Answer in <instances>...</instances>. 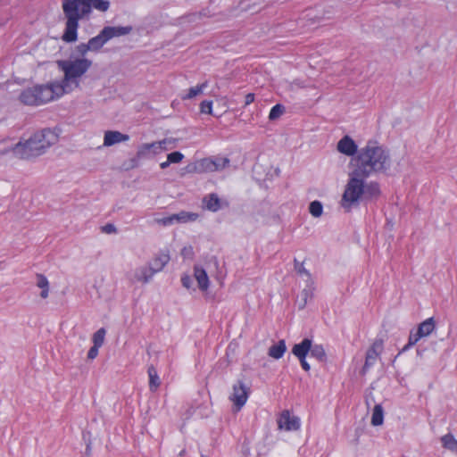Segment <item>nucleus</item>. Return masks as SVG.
I'll return each mask as SVG.
<instances>
[{"instance_id": "nucleus-1", "label": "nucleus", "mask_w": 457, "mask_h": 457, "mask_svg": "<svg viewBox=\"0 0 457 457\" xmlns=\"http://www.w3.org/2000/svg\"><path fill=\"white\" fill-rule=\"evenodd\" d=\"M110 7L107 0H62V11L66 18L62 39L71 43L78 39L79 21L87 17L92 9L106 12Z\"/></svg>"}, {"instance_id": "nucleus-2", "label": "nucleus", "mask_w": 457, "mask_h": 457, "mask_svg": "<svg viewBox=\"0 0 457 457\" xmlns=\"http://www.w3.org/2000/svg\"><path fill=\"white\" fill-rule=\"evenodd\" d=\"M359 174L367 178L372 173H386L391 167L389 151L377 142L369 141L352 160Z\"/></svg>"}, {"instance_id": "nucleus-3", "label": "nucleus", "mask_w": 457, "mask_h": 457, "mask_svg": "<svg viewBox=\"0 0 457 457\" xmlns=\"http://www.w3.org/2000/svg\"><path fill=\"white\" fill-rule=\"evenodd\" d=\"M59 133L49 128L35 132L24 142H18L12 148L13 154L22 160H30L44 154L56 144Z\"/></svg>"}, {"instance_id": "nucleus-4", "label": "nucleus", "mask_w": 457, "mask_h": 457, "mask_svg": "<svg viewBox=\"0 0 457 457\" xmlns=\"http://www.w3.org/2000/svg\"><path fill=\"white\" fill-rule=\"evenodd\" d=\"M56 62L58 68L64 73L62 82L55 83L61 95L68 91L71 83L78 87L79 83L77 79L83 76L92 66V61L87 58H77L73 61L59 60Z\"/></svg>"}, {"instance_id": "nucleus-5", "label": "nucleus", "mask_w": 457, "mask_h": 457, "mask_svg": "<svg viewBox=\"0 0 457 457\" xmlns=\"http://www.w3.org/2000/svg\"><path fill=\"white\" fill-rule=\"evenodd\" d=\"M365 179L367 177L359 174L355 169L349 173V179L341 199V205L345 211L349 212L353 206L358 205L364 191Z\"/></svg>"}, {"instance_id": "nucleus-6", "label": "nucleus", "mask_w": 457, "mask_h": 457, "mask_svg": "<svg viewBox=\"0 0 457 457\" xmlns=\"http://www.w3.org/2000/svg\"><path fill=\"white\" fill-rule=\"evenodd\" d=\"M56 90V84L36 85L22 90L19 100L25 105H41L54 100L55 95L59 96Z\"/></svg>"}, {"instance_id": "nucleus-7", "label": "nucleus", "mask_w": 457, "mask_h": 457, "mask_svg": "<svg viewBox=\"0 0 457 457\" xmlns=\"http://www.w3.org/2000/svg\"><path fill=\"white\" fill-rule=\"evenodd\" d=\"M229 162L228 158L216 155L200 160L197 163V169L204 172L220 171L228 167Z\"/></svg>"}, {"instance_id": "nucleus-8", "label": "nucleus", "mask_w": 457, "mask_h": 457, "mask_svg": "<svg viewBox=\"0 0 457 457\" xmlns=\"http://www.w3.org/2000/svg\"><path fill=\"white\" fill-rule=\"evenodd\" d=\"M382 350H383V340L376 339L366 353L365 362L361 370V375H365L366 372L370 370V368L375 364V362H376L378 357L379 356V354L381 353Z\"/></svg>"}, {"instance_id": "nucleus-9", "label": "nucleus", "mask_w": 457, "mask_h": 457, "mask_svg": "<svg viewBox=\"0 0 457 457\" xmlns=\"http://www.w3.org/2000/svg\"><path fill=\"white\" fill-rule=\"evenodd\" d=\"M250 387L247 386L242 380H238L233 386V393L229 399L234 403L237 409H241L247 401L249 396Z\"/></svg>"}, {"instance_id": "nucleus-10", "label": "nucleus", "mask_w": 457, "mask_h": 457, "mask_svg": "<svg viewBox=\"0 0 457 457\" xmlns=\"http://www.w3.org/2000/svg\"><path fill=\"white\" fill-rule=\"evenodd\" d=\"M278 426L287 431L297 430L300 428V420L295 416H290L288 411H283L278 420Z\"/></svg>"}, {"instance_id": "nucleus-11", "label": "nucleus", "mask_w": 457, "mask_h": 457, "mask_svg": "<svg viewBox=\"0 0 457 457\" xmlns=\"http://www.w3.org/2000/svg\"><path fill=\"white\" fill-rule=\"evenodd\" d=\"M203 205L206 210L216 212L222 208L228 207V203L220 199L216 193H211L203 198Z\"/></svg>"}, {"instance_id": "nucleus-12", "label": "nucleus", "mask_w": 457, "mask_h": 457, "mask_svg": "<svg viewBox=\"0 0 457 457\" xmlns=\"http://www.w3.org/2000/svg\"><path fill=\"white\" fill-rule=\"evenodd\" d=\"M337 149L339 153L347 156H353L355 154H358L359 152L358 146L354 140L347 135L343 137L338 141Z\"/></svg>"}, {"instance_id": "nucleus-13", "label": "nucleus", "mask_w": 457, "mask_h": 457, "mask_svg": "<svg viewBox=\"0 0 457 457\" xmlns=\"http://www.w3.org/2000/svg\"><path fill=\"white\" fill-rule=\"evenodd\" d=\"M132 26H106L103 30V36H104L107 41L113 37H121L129 34L132 31Z\"/></svg>"}, {"instance_id": "nucleus-14", "label": "nucleus", "mask_w": 457, "mask_h": 457, "mask_svg": "<svg viewBox=\"0 0 457 457\" xmlns=\"http://www.w3.org/2000/svg\"><path fill=\"white\" fill-rule=\"evenodd\" d=\"M129 139L128 134H123L117 130H107L104 132V145L112 146L115 144L125 142Z\"/></svg>"}, {"instance_id": "nucleus-15", "label": "nucleus", "mask_w": 457, "mask_h": 457, "mask_svg": "<svg viewBox=\"0 0 457 457\" xmlns=\"http://www.w3.org/2000/svg\"><path fill=\"white\" fill-rule=\"evenodd\" d=\"M310 350H312V339L304 338L301 343L293 346L292 353L297 359H303L308 355Z\"/></svg>"}, {"instance_id": "nucleus-16", "label": "nucleus", "mask_w": 457, "mask_h": 457, "mask_svg": "<svg viewBox=\"0 0 457 457\" xmlns=\"http://www.w3.org/2000/svg\"><path fill=\"white\" fill-rule=\"evenodd\" d=\"M154 275V273L149 266H143L135 270L132 280L148 283Z\"/></svg>"}, {"instance_id": "nucleus-17", "label": "nucleus", "mask_w": 457, "mask_h": 457, "mask_svg": "<svg viewBox=\"0 0 457 457\" xmlns=\"http://www.w3.org/2000/svg\"><path fill=\"white\" fill-rule=\"evenodd\" d=\"M380 187L378 182L371 181L364 184L362 198L367 200L377 199L380 195Z\"/></svg>"}, {"instance_id": "nucleus-18", "label": "nucleus", "mask_w": 457, "mask_h": 457, "mask_svg": "<svg viewBox=\"0 0 457 457\" xmlns=\"http://www.w3.org/2000/svg\"><path fill=\"white\" fill-rule=\"evenodd\" d=\"M170 255L165 253H160L150 263L149 267L155 274L161 271L164 266L169 262Z\"/></svg>"}, {"instance_id": "nucleus-19", "label": "nucleus", "mask_w": 457, "mask_h": 457, "mask_svg": "<svg viewBox=\"0 0 457 457\" xmlns=\"http://www.w3.org/2000/svg\"><path fill=\"white\" fill-rule=\"evenodd\" d=\"M195 278L197 280L198 287L202 291L208 289L209 278L206 271L202 267H195Z\"/></svg>"}, {"instance_id": "nucleus-20", "label": "nucleus", "mask_w": 457, "mask_h": 457, "mask_svg": "<svg viewBox=\"0 0 457 457\" xmlns=\"http://www.w3.org/2000/svg\"><path fill=\"white\" fill-rule=\"evenodd\" d=\"M436 328V321L433 317H430L424 321H422L419 326L417 330L419 334L422 336V337L429 336Z\"/></svg>"}, {"instance_id": "nucleus-21", "label": "nucleus", "mask_w": 457, "mask_h": 457, "mask_svg": "<svg viewBox=\"0 0 457 457\" xmlns=\"http://www.w3.org/2000/svg\"><path fill=\"white\" fill-rule=\"evenodd\" d=\"M287 351V345L285 340H279L277 344L272 345L269 348L268 354L269 356L278 360L283 357L284 353Z\"/></svg>"}, {"instance_id": "nucleus-22", "label": "nucleus", "mask_w": 457, "mask_h": 457, "mask_svg": "<svg viewBox=\"0 0 457 457\" xmlns=\"http://www.w3.org/2000/svg\"><path fill=\"white\" fill-rule=\"evenodd\" d=\"M108 41H107L106 37L104 36H103V30H101L97 36L90 38L87 43L89 45L91 51L97 52Z\"/></svg>"}, {"instance_id": "nucleus-23", "label": "nucleus", "mask_w": 457, "mask_h": 457, "mask_svg": "<svg viewBox=\"0 0 457 457\" xmlns=\"http://www.w3.org/2000/svg\"><path fill=\"white\" fill-rule=\"evenodd\" d=\"M310 354L312 357L315 358L320 362H326L327 361V354L326 351L322 345L315 344L313 345L312 343V350H310Z\"/></svg>"}, {"instance_id": "nucleus-24", "label": "nucleus", "mask_w": 457, "mask_h": 457, "mask_svg": "<svg viewBox=\"0 0 457 457\" xmlns=\"http://www.w3.org/2000/svg\"><path fill=\"white\" fill-rule=\"evenodd\" d=\"M147 373L149 376L150 391L155 392L161 384L157 370L153 365H151L148 367Z\"/></svg>"}, {"instance_id": "nucleus-25", "label": "nucleus", "mask_w": 457, "mask_h": 457, "mask_svg": "<svg viewBox=\"0 0 457 457\" xmlns=\"http://www.w3.org/2000/svg\"><path fill=\"white\" fill-rule=\"evenodd\" d=\"M174 223H186L187 221H194L198 218V214L195 212H180L172 214Z\"/></svg>"}, {"instance_id": "nucleus-26", "label": "nucleus", "mask_w": 457, "mask_h": 457, "mask_svg": "<svg viewBox=\"0 0 457 457\" xmlns=\"http://www.w3.org/2000/svg\"><path fill=\"white\" fill-rule=\"evenodd\" d=\"M384 421V410L380 404H376L373 408L371 416V424L373 426H380Z\"/></svg>"}, {"instance_id": "nucleus-27", "label": "nucleus", "mask_w": 457, "mask_h": 457, "mask_svg": "<svg viewBox=\"0 0 457 457\" xmlns=\"http://www.w3.org/2000/svg\"><path fill=\"white\" fill-rule=\"evenodd\" d=\"M37 286L42 288L40 296L46 299L48 296L49 282L47 278L43 274H37Z\"/></svg>"}, {"instance_id": "nucleus-28", "label": "nucleus", "mask_w": 457, "mask_h": 457, "mask_svg": "<svg viewBox=\"0 0 457 457\" xmlns=\"http://www.w3.org/2000/svg\"><path fill=\"white\" fill-rule=\"evenodd\" d=\"M207 86H208L207 81H204L202 84H199L195 87H190L188 89L187 94L186 96H182V99L183 100L192 99V98L195 97L196 96L201 95L204 92V90L207 87Z\"/></svg>"}, {"instance_id": "nucleus-29", "label": "nucleus", "mask_w": 457, "mask_h": 457, "mask_svg": "<svg viewBox=\"0 0 457 457\" xmlns=\"http://www.w3.org/2000/svg\"><path fill=\"white\" fill-rule=\"evenodd\" d=\"M442 445L445 448L454 452L457 447V440L452 434H446L441 438Z\"/></svg>"}, {"instance_id": "nucleus-30", "label": "nucleus", "mask_w": 457, "mask_h": 457, "mask_svg": "<svg viewBox=\"0 0 457 457\" xmlns=\"http://www.w3.org/2000/svg\"><path fill=\"white\" fill-rule=\"evenodd\" d=\"M309 212L315 218L321 216L323 212L322 204L318 200L312 201L309 205Z\"/></svg>"}, {"instance_id": "nucleus-31", "label": "nucleus", "mask_w": 457, "mask_h": 457, "mask_svg": "<svg viewBox=\"0 0 457 457\" xmlns=\"http://www.w3.org/2000/svg\"><path fill=\"white\" fill-rule=\"evenodd\" d=\"M106 334V330L104 328H99L96 332L93 335V345L101 347L104 345V337Z\"/></svg>"}, {"instance_id": "nucleus-32", "label": "nucleus", "mask_w": 457, "mask_h": 457, "mask_svg": "<svg viewBox=\"0 0 457 457\" xmlns=\"http://www.w3.org/2000/svg\"><path fill=\"white\" fill-rule=\"evenodd\" d=\"M284 112H285V106L280 104H277L276 105H274L271 108L270 114H269V120H277L284 113Z\"/></svg>"}, {"instance_id": "nucleus-33", "label": "nucleus", "mask_w": 457, "mask_h": 457, "mask_svg": "<svg viewBox=\"0 0 457 457\" xmlns=\"http://www.w3.org/2000/svg\"><path fill=\"white\" fill-rule=\"evenodd\" d=\"M148 146V143L142 144L137 149V158H148L152 155L150 148H145Z\"/></svg>"}, {"instance_id": "nucleus-34", "label": "nucleus", "mask_w": 457, "mask_h": 457, "mask_svg": "<svg viewBox=\"0 0 457 457\" xmlns=\"http://www.w3.org/2000/svg\"><path fill=\"white\" fill-rule=\"evenodd\" d=\"M200 111L202 113L212 114V101L204 100L200 104Z\"/></svg>"}, {"instance_id": "nucleus-35", "label": "nucleus", "mask_w": 457, "mask_h": 457, "mask_svg": "<svg viewBox=\"0 0 457 457\" xmlns=\"http://www.w3.org/2000/svg\"><path fill=\"white\" fill-rule=\"evenodd\" d=\"M167 158L169 159V162H170V164L171 163H179L183 160L184 155L182 153H180L179 151H175V152L169 154Z\"/></svg>"}, {"instance_id": "nucleus-36", "label": "nucleus", "mask_w": 457, "mask_h": 457, "mask_svg": "<svg viewBox=\"0 0 457 457\" xmlns=\"http://www.w3.org/2000/svg\"><path fill=\"white\" fill-rule=\"evenodd\" d=\"M154 221L159 224V225H162L163 227H168V226H171L174 224V220H173V218H172V214L168 216V217H163V218H156L154 220Z\"/></svg>"}, {"instance_id": "nucleus-37", "label": "nucleus", "mask_w": 457, "mask_h": 457, "mask_svg": "<svg viewBox=\"0 0 457 457\" xmlns=\"http://www.w3.org/2000/svg\"><path fill=\"white\" fill-rule=\"evenodd\" d=\"M295 270L300 275H305L308 278L311 277L310 272L304 268L303 263L299 262L296 259H295Z\"/></svg>"}, {"instance_id": "nucleus-38", "label": "nucleus", "mask_w": 457, "mask_h": 457, "mask_svg": "<svg viewBox=\"0 0 457 457\" xmlns=\"http://www.w3.org/2000/svg\"><path fill=\"white\" fill-rule=\"evenodd\" d=\"M88 51H91L88 43H81L76 46V52L80 56H85Z\"/></svg>"}, {"instance_id": "nucleus-39", "label": "nucleus", "mask_w": 457, "mask_h": 457, "mask_svg": "<svg viewBox=\"0 0 457 457\" xmlns=\"http://www.w3.org/2000/svg\"><path fill=\"white\" fill-rule=\"evenodd\" d=\"M420 338H422V336L419 334L418 330H416L415 332L411 331L408 339L409 345H416Z\"/></svg>"}, {"instance_id": "nucleus-40", "label": "nucleus", "mask_w": 457, "mask_h": 457, "mask_svg": "<svg viewBox=\"0 0 457 457\" xmlns=\"http://www.w3.org/2000/svg\"><path fill=\"white\" fill-rule=\"evenodd\" d=\"M181 256L184 259H192L194 257V250L191 245L185 246L181 250Z\"/></svg>"}, {"instance_id": "nucleus-41", "label": "nucleus", "mask_w": 457, "mask_h": 457, "mask_svg": "<svg viewBox=\"0 0 457 457\" xmlns=\"http://www.w3.org/2000/svg\"><path fill=\"white\" fill-rule=\"evenodd\" d=\"M160 145L161 144H159L158 141L153 142V143H148V146L146 148H150L152 155H156V154H160V150H159Z\"/></svg>"}, {"instance_id": "nucleus-42", "label": "nucleus", "mask_w": 457, "mask_h": 457, "mask_svg": "<svg viewBox=\"0 0 457 457\" xmlns=\"http://www.w3.org/2000/svg\"><path fill=\"white\" fill-rule=\"evenodd\" d=\"M102 231L106 234H112V233H116L117 228L113 224L107 223L102 227Z\"/></svg>"}, {"instance_id": "nucleus-43", "label": "nucleus", "mask_w": 457, "mask_h": 457, "mask_svg": "<svg viewBox=\"0 0 457 457\" xmlns=\"http://www.w3.org/2000/svg\"><path fill=\"white\" fill-rule=\"evenodd\" d=\"M160 145V147H159V150H160V153L162 152V151H166L169 149V145H170L172 143L171 139H169V138H165L163 140H160L158 141Z\"/></svg>"}, {"instance_id": "nucleus-44", "label": "nucleus", "mask_w": 457, "mask_h": 457, "mask_svg": "<svg viewBox=\"0 0 457 457\" xmlns=\"http://www.w3.org/2000/svg\"><path fill=\"white\" fill-rule=\"evenodd\" d=\"M309 296V291L306 289H303L301 293L302 302L299 303V308L303 309L305 307L307 303V298Z\"/></svg>"}, {"instance_id": "nucleus-45", "label": "nucleus", "mask_w": 457, "mask_h": 457, "mask_svg": "<svg viewBox=\"0 0 457 457\" xmlns=\"http://www.w3.org/2000/svg\"><path fill=\"white\" fill-rule=\"evenodd\" d=\"M181 283H182V286L186 288H190L191 287V285L193 283V280L192 278L187 276V275H184L182 278H181Z\"/></svg>"}, {"instance_id": "nucleus-46", "label": "nucleus", "mask_w": 457, "mask_h": 457, "mask_svg": "<svg viewBox=\"0 0 457 457\" xmlns=\"http://www.w3.org/2000/svg\"><path fill=\"white\" fill-rule=\"evenodd\" d=\"M99 348H100V347H98V346L93 345V346L89 349V351H88V353H87V358H88V359H90V360L95 359V358L97 356V354H98V349H99Z\"/></svg>"}, {"instance_id": "nucleus-47", "label": "nucleus", "mask_w": 457, "mask_h": 457, "mask_svg": "<svg viewBox=\"0 0 457 457\" xmlns=\"http://www.w3.org/2000/svg\"><path fill=\"white\" fill-rule=\"evenodd\" d=\"M300 363H301V366L302 368L305 370V371H309L311 370V366L310 364L307 362L306 361V357H303V359H298Z\"/></svg>"}, {"instance_id": "nucleus-48", "label": "nucleus", "mask_w": 457, "mask_h": 457, "mask_svg": "<svg viewBox=\"0 0 457 457\" xmlns=\"http://www.w3.org/2000/svg\"><path fill=\"white\" fill-rule=\"evenodd\" d=\"M254 101V94L248 93L245 98V105H249Z\"/></svg>"}, {"instance_id": "nucleus-49", "label": "nucleus", "mask_w": 457, "mask_h": 457, "mask_svg": "<svg viewBox=\"0 0 457 457\" xmlns=\"http://www.w3.org/2000/svg\"><path fill=\"white\" fill-rule=\"evenodd\" d=\"M141 158H137V154H136V156L132 159H130V168H136L138 166L139 162L138 161L140 160Z\"/></svg>"}, {"instance_id": "nucleus-50", "label": "nucleus", "mask_w": 457, "mask_h": 457, "mask_svg": "<svg viewBox=\"0 0 457 457\" xmlns=\"http://www.w3.org/2000/svg\"><path fill=\"white\" fill-rule=\"evenodd\" d=\"M170 165V162H169V159L167 158L166 162H163L160 164L161 169L164 170L168 168Z\"/></svg>"}, {"instance_id": "nucleus-51", "label": "nucleus", "mask_w": 457, "mask_h": 457, "mask_svg": "<svg viewBox=\"0 0 457 457\" xmlns=\"http://www.w3.org/2000/svg\"><path fill=\"white\" fill-rule=\"evenodd\" d=\"M412 345H409V342L403 346V348L402 349V351L399 353H403V352H405L407 351L408 349H410Z\"/></svg>"}, {"instance_id": "nucleus-52", "label": "nucleus", "mask_w": 457, "mask_h": 457, "mask_svg": "<svg viewBox=\"0 0 457 457\" xmlns=\"http://www.w3.org/2000/svg\"><path fill=\"white\" fill-rule=\"evenodd\" d=\"M184 453H185V450H182V451L179 453V457H182Z\"/></svg>"}]
</instances>
